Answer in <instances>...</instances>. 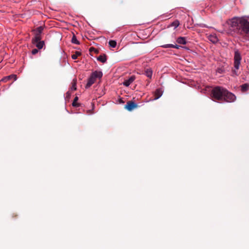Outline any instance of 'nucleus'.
<instances>
[{
    "mask_svg": "<svg viewBox=\"0 0 249 249\" xmlns=\"http://www.w3.org/2000/svg\"><path fill=\"white\" fill-rule=\"evenodd\" d=\"M229 24L234 32L249 39V21L243 18H234L229 22Z\"/></svg>",
    "mask_w": 249,
    "mask_h": 249,
    "instance_id": "1",
    "label": "nucleus"
},
{
    "mask_svg": "<svg viewBox=\"0 0 249 249\" xmlns=\"http://www.w3.org/2000/svg\"><path fill=\"white\" fill-rule=\"evenodd\" d=\"M211 97L213 101H225L227 102H232L236 99L235 96L229 92L227 89L219 86L213 88L211 93Z\"/></svg>",
    "mask_w": 249,
    "mask_h": 249,
    "instance_id": "2",
    "label": "nucleus"
},
{
    "mask_svg": "<svg viewBox=\"0 0 249 249\" xmlns=\"http://www.w3.org/2000/svg\"><path fill=\"white\" fill-rule=\"evenodd\" d=\"M241 59L242 57L240 53L238 50H235L234 55V67L236 70H238L239 68Z\"/></svg>",
    "mask_w": 249,
    "mask_h": 249,
    "instance_id": "3",
    "label": "nucleus"
},
{
    "mask_svg": "<svg viewBox=\"0 0 249 249\" xmlns=\"http://www.w3.org/2000/svg\"><path fill=\"white\" fill-rule=\"evenodd\" d=\"M138 106L134 102L132 101H128L125 105L124 108L128 111H132L135 108H137Z\"/></svg>",
    "mask_w": 249,
    "mask_h": 249,
    "instance_id": "4",
    "label": "nucleus"
},
{
    "mask_svg": "<svg viewBox=\"0 0 249 249\" xmlns=\"http://www.w3.org/2000/svg\"><path fill=\"white\" fill-rule=\"evenodd\" d=\"M17 78V75L11 74L9 76L4 77L0 81V82H6L8 81H9L12 79H14V80H16Z\"/></svg>",
    "mask_w": 249,
    "mask_h": 249,
    "instance_id": "5",
    "label": "nucleus"
},
{
    "mask_svg": "<svg viewBox=\"0 0 249 249\" xmlns=\"http://www.w3.org/2000/svg\"><path fill=\"white\" fill-rule=\"evenodd\" d=\"M135 76H131L128 79L124 81L123 85L126 87H128L135 80Z\"/></svg>",
    "mask_w": 249,
    "mask_h": 249,
    "instance_id": "6",
    "label": "nucleus"
},
{
    "mask_svg": "<svg viewBox=\"0 0 249 249\" xmlns=\"http://www.w3.org/2000/svg\"><path fill=\"white\" fill-rule=\"evenodd\" d=\"M91 76L96 80V78H101L103 76V73L101 71H95L91 73Z\"/></svg>",
    "mask_w": 249,
    "mask_h": 249,
    "instance_id": "7",
    "label": "nucleus"
},
{
    "mask_svg": "<svg viewBox=\"0 0 249 249\" xmlns=\"http://www.w3.org/2000/svg\"><path fill=\"white\" fill-rule=\"evenodd\" d=\"M95 81H96V80L92 76H91L90 75V77L88 79V83L86 85V87H85L86 88L88 89V88H89L94 83Z\"/></svg>",
    "mask_w": 249,
    "mask_h": 249,
    "instance_id": "8",
    "label": "nucleus"
},
{
    "mask_svg": "<svg viewBox=\"0 0 249 249\" xmlns=\"http://www.w3.org/2000/svg\"><path fill=\"white\" fill-rule=\"evenodd\" d=\"M97 60L103 63H105L107 61V55L105 54L100 55L97 57Z\"/></svg>",
    "mask_w": 249,
    "mask_h": 249,
    "instance_id": "9",
    "label": "nucleus"
},
{
    "mask_svg": "<svg viewBox=\"0 0 249 249\" xmlns=\"http://www.w3.org/2000/svg\"><path fill=\"white\" fill-rule=\"evenodd\" d=\"M41 39V34L36 33L35 37L32 39V42L33 44H35L36 42L40 41Z\"/></svg>",
    "mask_w": 249,
    "mask_h": 249,
    "instance_id": "10",
    "label": "nucleus"
},
{
    "mask_svg": "<svg viewBox=\"0 0 249 249\" xmlns=\"http://www.w3.org/2000/svg\"><path fill=\"white\" fill-rule=\"evenodd\" d=\"M177 42L178 44H186V40L185 37H179L177 39Z\"/></svg>",
    "mask_w": 249,
    "mask_h": 249,
    "instance_id": "11",
    "label": "nucleus"
},
{
    "mask_svg": "<svg viewBox=\"0 0 249 249\" xmlns=\"http://www.w3.org/2000/svg\"><path fill=\"white\" fill-rule=\"evenodd\" d=\"M208 38L213 43H215L218 41L217 37L215 35H210Z\"/></svg>",
    "mask_w": 249,
    "mask_h": 249,
    "instance_id": "12",
    "label": "nucleus"
},
{
    "mask_svg": "<svg viewBox=\"0 0 249 249\" xmlns=\"http://www.w3.org/2000/svg\"><path fill=\"white\" fill-rule=\"evenodd\" d=\"M35 44L38 49H41L43 48V46L44 45V42L43 41L40 40L36 42V43Z\"/></svg>",
    "mask_w": 249,
    "mask_h": 249,
    "instance_id": "13",
    "label": "nucleus"
},
{
    "mask_svg": "<svg viewBox=\"0 0 249 249\" xmlns=\"http://www.w3.org/2000/svg\"><path fill=\"white\" fill-rule=\"evenodd\" d=\"M76 84H77V79L76 78H74L73 79L72 82L71 83V90H76Z\"/></svg>",
    "mask_w": 249,
    "mask_h": 249,
    "instance_id": "14",
    "label": "nucleus"
},
{
    "mask_svg": "<svg viewBox=\"0 0 249 249\" xmlns=\"http://www.w3.org/2000/svg\"><path fill=\"white\" fill-rule=\"evenodd\" d=\"M162 47L167 48H176V49H179L180 47V46L178 45H173V44H166L162 46Z\"/></svg>",
    "mask_w": 249,
    "mask_h": 249,
    "instance_id": "15",
    "label": "nucleus"
},
{
    "mask_svg": "<svg viewBox=\"0 0 249 249\" xmlns=\"http://www.w3.org/2000/svg\"><path fill=\"white\" fill-rule=\"evenodd\" d=\"M241 90L242 92H245L247 91L249 89V84H244L241 86Z\"/></svg>",
    "mask_w": 249,
    "mask_h": 249,
    "instance_id": "16",
    "label": "nucleus"
},
{
    "mask_svg": "<svg viewBox=\"0 0 249 249\" xmlns=\"http://www.w3.org/2000/svg\"><path fill=\"white\" fill-rule=\"evenodd\" d=\"M163 92V91L161 89H157V100L162 95Z\"/></svg>",
    "mask_w": 249,
    "mask_h": 249,
    "instance_id": "17",
    "label": "nucleus"
},
{
    "mask_svg": "<svg viewBox=\"0 0 249 249\" xmlns=\"http://www.w3.org/2000/svg\"><path fill=\"white\" fill-rule=\"evenodd\" d=\"M78 100V97L77 96H76L72 102V105L73 107H78L79 106V104L77 103V101Z\"/></svg>",
    "mask_w": 249,
    "mask_h": 249,
    "instance_id": "18",
    "label": "nucleus"
},
{
    "mask_svg": "<svg viewBox=\"0 0 249 249\" xmlns=\"http://www.w3.org/2000/svg\"><path fill=\"white\" fill-rule=\"evenodd\" d=\"M145 74L146 75L151 78L152 77V71L150 69H147L146 71H145Z\"/></svg>",
    "mask_w": 249,
    "mask_h": 249,
    "instance_id": "19",
    "label": "nucleus"
},
{
    "mask_svg": "<svg viewBox=\"0 0 249 249\" xmlns=\"http://www.w3.org/2000/svg\"><path fill=\"white\" fill-rule=\"evenodd\" d=\"M71 42L76 44H79V41L77 39L75 35H73V36L71 38Z\"/></svg>",
    "mask_w": 249,
    "mask_h": 249,
    "instance_id": "20",
    "label": "nucleus"
},
{
    "mask_svg": "<svg viewBox=\"0 0 249 249\" xmlns=\"http://www.w3.org/2000/svg\"><path fill=\"white\" fill-rule=\"evenodd\" d=\"M81 54V53L79 52H75V53L71 55V58L73 59H76L77 58L78 56H80Z\"/></svg>",
    "mask_w": 249,
    "mask_h": 249,
    "instance_id": "21",
    "label": "nucleus"
},
{
    "mask_svg": "<svg viewBox=\"0 0 249 249\" xmlns=\"http://www.w3.org/2000/svg\"><path fill=\"white\" fill-rule=\"evenodd\" d=\"M179 25V22L178 20H175L174 22H173L170 26H174L175 27V29H176L177 27H178Z\"/></svg>",
    "mask_w": 249,
    "mask_h": 249,
    "instance_id": "22",
    "label": "nucleus"
},
{
    "mask_svg": "<svg viewBox=\"0 0 249 249\" xmlns=\"http://www.w3.org/2000/svg\"><path fill=\"white\" fill-rule=\"evenodd\" d=\"M108 44L109 46L112 48H115L117 45V43L115 40H110L108 42Z\"/></svg>",
    "mask_w": 249,
    "mask_h": 249,
    "instance_id": "23",
    "label": "nucleus"
},
{
    "mask_svg": "<svg viewBox=\"0 0 249 249\" xmlns=\"http://www.w3.org/2000/svg\"><path fill=\"white\" fill-rule=\"evenodd\" d=\"M43 30V27L42 26H39L36 29V33L41 34Z\"/></svg>",
    "mask_w": 249,
    "mask_h": 249,
    "instance_id": "24",
    "label": "nucleus"
},
{
    "mask_svg": "<svg viewBox=\"0 0 249 249\" xmlns=\"http://www.w3.org/2000/svg\"><path fill=\"white\" fill-rule=\"evenodd\" d=\"M89 52H91L92 51L94 52L95 53H98V51L96 50L95 48L93 47H90L89 50Z\"/></svg>",
    "mask_w": 249,
    "mask_h": 249,
    "instance_id": "25",
    "label": "nucleus"
},
{
    "mask_svg": "<svg viewBox=\"0 0 249 249\" xmlns=\"http://www.w3.org/2000/svg\"><path fill=\"white\" fill-rule=\"evenodd\" d=\"M38 51L37 49H34L32 50V53L33 54H36L38 53Z\"/></svg>",
    "mask_w": 249,
    "mask_h": 249,
    "instance_id": "26",
    "label": "nucleus"
},
{
    "mask_svg": "<svg viewBox=\"0 0 249 249\" xmlns=\"http://www.w3.org/2000/svg\"><path fill=\"white\" fill-rule=\"evenodd\" d=\"M217 71L220 73H222L223 72V70L222 69H218L217 70Z\"/></svg>",
    "mask_w": 249,
    "mask_h": 249,
    "instance_id": "27",
    "label": "nucleus"
},
{
    "mask_svg": "<svg viewBox=\"0 0 249 249\" xmlns=\"http://www.w3.org/2000/svg\"><path fill=\"white\" fill-rule=\"evenodd\" d=\"M232 72L233 74H234L235 75H237V71L235 70H232Z\"/></svg>",
    "mask_w": 249,
    "mask_h": 249,
    "instance_id": "28",
    "label": "nucleus"
},
{
    "mask_svg": "<svg viewBox=\"0 0 249 249\" xmlns=\"http://www.w3.org/2000/svg\"><path fill=\"white\" fill-rule=\"evenodd\" d=\"M87 113H89V114H92V113L91 110H88L87 111Z\"/></svg>",
    "mask_w": 249,
    "mask_h": 249,
    "instance_id": "29",
    "label": "nucleus"
},
{
    "mask_svg": "<svg viewBox=\"0 0 249 249\" xmlns=\"http://www.w3.org/2000/svg\"><path fill=\"white\" fill-rule=\"evenodd\" d=\"M153 97H154V99H153V100L156 99V93H155L153 95Z\"/></svg>",
    "mask_w": 249,
    "mask_h": 249,
    "instance_id": "30",
    "label": "nucleus"
},
{
    "mask_svg": "<svg viewBox=\"0 0 249 249\" xmlns=\"http://www.w3.org/2000/svg\"><path fill=\"white\" fill-rule=\"evenodd\" d=\"M70 91H68L67 94H69Z\"/></svg>",
    "mask_w": 249,
    "mask_h": 249,
    "instance_id": "31",
    "label": "nucleus"
}]
</instances>
